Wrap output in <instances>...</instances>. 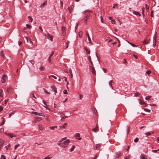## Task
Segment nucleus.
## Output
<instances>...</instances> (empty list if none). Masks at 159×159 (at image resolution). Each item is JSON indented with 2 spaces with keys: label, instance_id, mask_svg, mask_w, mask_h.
<instances>
[{
  "label": "nucleus",
  "instance_id": "29",
  "mask_svg": "<svg viewBox=\"0 0 159 159\" xmlns=\"http://www.w3.org/2000/svg\"><path fill=\"white\" fill-rule=\"evenodd\" d=\"M85 49L87 53L88 54H89L90 53V52L89 49H88L87 48H85Z\"/></svg>",
  "mask_w": 159,
  "mask_h": 159
},
{
  "label": "nucleus",
  "instance_id": "2",
  "mask_svg": "<svg viewBox=\"0 0 159 159\" xmlns=\"http://www.w3.org/2000/svg\"><path fill=\"white\" fill-rule=\"evenodd\" d=\"M89 68L92 74L95 75H96V71L94 67L92 66H89Z\"/></svg>",
  "mask_w": 159,
  "mask_h": 159
},
{
  "label": "nucleus",
  "instance_id": "3",
  "mask_svg": "<svg viewBox=\"0 0 159 159\" xmlns=\"http://www.w3.org/2000/svg\"><path fill=\"white\" fill-rule=\"evenodd\" d=\"M157 35L156 34H154L153 37V46L154 48L155 47V45H156V43H157Z\"/></svg>",
  "mask_w": 159,
  "mask_h": 159
},
{
  "label": "nucleus",
  "instance_id": "21",
  "mask_svg": "<svg viewBox=\"0 0 159 159\" xmlns=\"http://www.w3.org/2000/svg\"><path fill=\"white\" fill-rule=\"evenodd\" d=\"M73 9V8L72 7H69L68 8V10L69 11L70 13H71V11L72 9Z\"/></svg>",
  "mask_w": 159,
  "mask_h": 159
},
{
  "label": "nucleus",
  "instance_id": "4",
  "mask_svg": "<svg viewBox=\"0 0 159 159\" xmlns=\"http://www.w3.org/2000/svg\"><path fill=\"white\" fill-rule=\"evenodd\" d=\"M53 36L48 33L47 34V38L51 41H53Z\"/></svg>",
  "mask_w": 159,
  "mask_h": 159
},
{
  "label": "nucleus",
  "instance_id": "26",
  "mask_svg": "<svg viewBox=\"0 0 159 159\" xmlns=\"http://www.w3.org/2000/svg\"><path fill=\"white\" fill-rule=\"evenodd\" d=\"M141 159H147L145 158L144 155L143 154H141Z\"/></svg>",
  "mask_w": 159,
  "mask_h": 159
},
{
  "label": "nucleus",
  "instance_id": "56",
  "mask_svg": "<svg viewBox=\"0 0 159 159\" xmlns=\"http://www.w3.org/2000/svg\"><path fill=\"white\" fill-rule=\"evenodd\" d=\"M151 97V96H147L145 98V99H146V100L149 99Z\"/></svg>",
  "mask_w": 159,
  "mask_h": 159
},
{
  "label": "nucleus",
  "instance_id": "32",
  "mask_svg": "<svg viewBox=\"0 0 159 159\" xmlns=\"http://www.w3.org/2000/svg\"><path fill=\"white\" fill-rule=\"evenodd\" d=\"M149 41L145 39L143 42V43L145 44H148L149 43Z\"/></svg>",
  "mask_w": 159,
  "mask_h": 159
},
{
  "label": "nucleus",
  "instance_id": "50",
  "mask_svg": "<svg viewBox=\"0 0 159 159\" xmlns=\"http://www.w3.org/2000/svg\"><path fill=\"white\" fill-rule=\"evenodd\" d=\"M0 56H2L3 57H4V56L3 54V53L2 51L1 52H0Z\"/></svg>",
  "mask_w": 159,
  "mask_h": 159
},
{
  "label": "nucleus",
  "instance_id": "20",
  "mask_svg": "<svg viewBox=\"0 0 159 159\" xmlns=\"http://www.w3.org/2000/svg\"><path fill=\"white\" fill-rule=\"evenodd\" d=\"M52 91L55 93H56L57 92V90H56V88L54 87L53 86L52 87Z\"/></svg>",
  "mask_w": 159,
  "mask_h": 159
},
{
  "label": "nucleus",
  "instance_id": "31",
  "mask_svg": "<svg viewBox=\"0 0 159 159\" xmlns=\"http://www.w3.org/2000/svg\"><path fill=\"white\" fill-rule=\"evenodd\" d=\"M70 42L69 41L67 40L66 42V48H65V49H67L68 47V45H69V43Z\"/></svg>",
  "mask_w": 159,
  "mask_h": 159
},
{
  "label": "nucleus",
  "instance_id": "63",
  "mask_svg": "<svg viewBox=\"0 0 159 159\" xmlns=\"http://www.w3.org/2000/svg\"><path fill=\"white\" fill-rule=\"evenodd\" d=\"M98 154H97L93 157V159H96L97 158V157H98Z\"/></svg>",
  "mask_w": 159,
  "mask_h": 159
},
{
  "label": "nucleus",
  "instance_id": "18",
  "mask_svg": "<svg viewBox=\"0 0 159 159\" xmlns=\"http://www.w3.org/2000/svg\"><path fill=\"white\" fill-rule=\"evenodd\" d=\"M133 13L136 15H138L139 16L141 15V14L139 12L135 11H133Z\"/></svg>",
  "mask_w": 159,
  "mask_h": 159
},
{
  "label": "nucleus",
  "instance_id": "24",
  "mask_svg": "<svg viewBox=\"0 0 159 159\" xmlns=\"http://www.w3.org/2000/svg\"><path fill=\"white\" fill-rule=\"evenodd\" d=\"M134 96L136 97H139L140 98L139 99H141V98L140 97V94L138 93H135L134 94Z\"/></svg>",
  "mask_w": 159,
  "mask_h": 159
},
{
  "label": "nucleus",
  "instance_id": "46",
  "mask_svg": "<svg viewBox=\"0 0 159 159\" xmlns=\"http://www.w3.org/2000/svg\"><path fill=\"white\" fill-rule=\"evenodd\" d=\"M145 135L147 136L150 135H151V133L150 132H148L145 133Z\"/></svg>",
  "mask_w": 159,
  "mask_h": 159
},
{
  "label": "nucleus",
  "instance_id": "41",
  "mask_svg": "<svg viewBox=\"0 0 159 159\" xmlns=\"http://www.w3.org/2000/svg\"><path fill=\"white\" fill-rule=\"evenodd\" d=\"M82 34L81 31H80L79 33V36L80 37H81L82 36Z\"/></svg>",
  "mask_w": 159,
  "mask_h": 159
},
{
  "label": "nucleus",
  "instance_id": "12",
  "mask_svg": "<svg viewBox=\"0 0 159 159\" xmlns=\"http://www.w3.org/2000/svg\"><path fill=\"white\" fill-rule=\"evenodd\" d=\"M67 125V123H65L63 125H62L61 126H59V129H61V128L65 129Z\"/></svg>",
  "mask_w": 159,
  "mask_h": 159
},
{
  "label": "nucleus",
  "instance_id": "52",
  "mask_svg": "<svg viewBox=\"0 0 159 159\" xmlns=\"http://www.w3.org/2000/svg\"><path fill=\"white\" fill-rule=\"evenodd\" d=\"M144 110L145 111H147L148 112H150V110L148 109H146V108H144Z\"/></svg>",
  "mask_w": 159,
  "mask_h": 159
},
{
  "label": "nucleus",
  "instance_id": "37",
  "mask_svg": "<svg viewBox=\"0 0 159 159\" xmlns=\"http://www.w3.org/2000/svg\"><path fill=\"white\" fill-rule=\"evenodd\" d=\"M29 61L30 62L32 65H34V64L35 62L34 60H30Z\"/></svg>",
  "mask_w": 159,
  "mask_h": 159
},
{
  "label": "nucleus",
  "instance_id": "17",
  "mask_svg": "<svg viewBox=\"0 0 159 159\" xmlns=\"http://www.w3.org/2000/svg\"><path fill=\"white\" fill-rule=\"evenodd\" d=\"M47 1H45L42 4L39 6V7H41V8H42V7H43L45 5L47 4Z\"/></svg>",
  "mask_w": 159,
  "mask_h": 159
},
{
  "label": "nucleus",
  "instance_id": "61",
  "mask_svg": "<svg viewBox=\"0 0 159 159\" xmlns=\"http://www.w3.org/2000/svg\"><path fill=\"white\" fill-rule=\"evenodd\" d=\"M159 151V149H157V150H152V151L154 152H156L157 151Z\"/></svg>",
  "mask_w": 159,
  "mask_h": 159
},
{
  "label": "nucleus",
  "instance_id": "54",
  "mask_svg": "<svg viewBox=\"0 0 159 159\" xmlns=\"http://www.w3.org/2000/svg\"><path fill=\"white\" fill-rule=\"evenodd\" d=\"M130 157L129 156L125 157L124 159H129Z\"/></svg>",
  "mask_w": 159,
  "mask_h": 159
},
{
  "label": "nucleus",
  "instance_id": "6",
  "mask_svg": "<svg viewBox=\"0 0 159 159\" xmlns=\"http://www.w3.org/2000/svg\"><path fill=\"white\" fill-rule=\"evenodd\" d=\"M61 30L62 31V35L63 36L65 35L66 34L65 27L63 26H62L61 28Z\"/></svg>",
  "mask_w": 159,
  "mask_h": 159
},
{
  "label": "nucleus",
  "instance_id": "58",
  "mask_svg": "<svg viewBox=\"0 0 159 159\" xmlns=\"http://www.w3.org/2000/svg\"><path fill=\"white\" fill-rule=\"evenodd\" d=\"M66 138H63L61 139V140L59 141V142H61L65 140L66 139Z\"/></svg>",
  "mask_w": 159,
  "mask_h": 159
},
{
  "label": "nucleus",
  "instance_id": "64",
  "mask_svg": "<svg viewBox=\"0 0 159 159\" xmlns=\"http://www.w3.org/2000/svg\"><path fill=\"white\" fill-rule=\"evenodd\" d=\"M63 93L65 94H67V91L66 90H64Z\"/></svg>",
  "mask_w": 159,
  "mask_h": 159
},
{
  "label": "nucleus",
  "instance_id": "34",
  "mask_svg": "<svg viewBox=\"0 0 159 159\" xmlns=\"http://www.w3.org/2000/svg\"><path fill=\"white\" fill-rule=\"evenodd\" d=\"M28 18L29 19L30 21L31 22H32L33 21V19L30 16H29L28 17Z\"/></svg>",
  "mask_w": 159,
  "mask_h": 159
},
{
  "label": "nucleus",
  "instance_id": "60",
  "mask_svg": "<svg viewBox=\"0 0 159 159\" xmlns=\"http://www.w3.org/2000/svg\"><path fill=\"white\" fill-rule=\"evenodd\" d=\"M67 116H64L63 117L61 118V120H63L64 119H65L66 118H67Z\"/></svg>",
  "mask_w": 159,
  "mask_h": 159
},
{
  "label": "nucleus",
  "instance_id": "47",
  "mask_svg": "<svg viewBox=\"0 0 159 159\" xmlns=\"http://www.w3.org/2000/svg\"><path fill=\"white\" fill-rule=\"evenodd\" d=\"M49 77H52V78H53L54 79H57V77L54 76V75H50ZM49 79H50V77H49Z\"/></svg>",
  "mask_w": 159,
  "mask_h": 159
},
{
  "label": "nucleus",
  "instance_id": "14",
  "mask_svg": "<svg viewBox=\"0 0 159 159\" xmlns=\"http://www.w3.org/2000/svg\"><path fill=\"white\" fill-rule=\"evenodd\" d=\"M41 120V119L40 118L37 117V118L34 120V123L38 122Z\"/></svg>",
  "mask_w": 159,
  "mask_h": 159
},
{
  "label": "nucleus",
  "instance_id": "23",
  "mask_svg": "<svg viewBox=\"0 0 159 159\" xmlns=\"http://www.w3.org/2000/svg\"><path fill=\"white\" fill-rule=\"evenodd\" d=\"M88 58L89 60V61L91 65L93 66V64L92 61L91 60L90 56H89V57H88Z\"/></svg>",
  "mask_w": 159,
  "mask_h": 159
},
{
  "label": "nucleus",
  "instance_id": "48",
  "mask_svg": "<svg viewBox=\"0 0 159 159\" xmlns=\"http://www.w3.org/2000/svg\"><path fill=\"white\" fill-rule=\"evenodd\" d=\"M10 144H9L8 145L5 146V147L7 150H8V148L10 147Z\"/></svg>",
  "mask_w": 159,
  "mask_h": 159
},
{
  "label": "nucleus",
  "instance_id": "33",
  "mask_svg": "<svg viewBox=\"0 0 159 159\" xmlns=\"http://www.w3.org/2000/svg\"><path fill=\"white\" fill-rule=\"evenodd\" d=\"M26 27L27 28H28L29 29H30L32 28V26L31 25H30L27 24L26 25Z\"/></svg>",
  "mask_w": 159,
  "mask_h": 159
},
{
  "label": "nucleus",
  "instance_id": "30",
  "mask_svg": "<svg viewBox=\"0 0 159 159\" xmlns=\"http://www.w3.org/2000/svg\"><path fill=\"white\" fill-rule=\"evenodd\" d=\"M39 129L41 130H42L43 129V127L41 125H39Z\"/></svg>",
  "mask_w": 159,
  "mask_h": 159
},
{
  "label": "nucleus",
  "instance_id": "16",
  "mask_svg": "<svg viewBox=\"0 0 159 159\" xmlns=\"http://www.w3.org/2000/svg\"><path fill=\"white\" fill-rule=\"evenodd\" d=\"M4 140L2 139H0V148H1V146L4 143Z\"/></svg>",
  "mask_w": 159,
  "mask_h": 159
},
{
  "label": "nucleus",
  "instance_id": "51",
  "mask_svg": "<svg viewBox=\"0 0 159 159\" xmlns=\"http://www.w3.org/2000/svg\"><path fill=\"white\" fill-rule=\"evenodd\" d=\"M39 69L41 70H44V68L43 66H40L39 68Z\"/></svg>",
  "mask_w": 159,
  "mask_h": 159
},
{
  "label": "nucleus",
  "instance_id": "8",
  "mask_svg": "<svg viewBox=\"0 0 159 159\" xmlns=\"http://www.w3.org/2000/svg\"><path fill=\"white\" fill-rule=\"evenodd\" d=\"M7 77V75H3L2 77L1 78V81L3 83H4L5 82V79Z\"/></svg>",
  "mask_w": 159,
  "mask_h": 159
},
{
  "label": "nucleus",
  "instance_id": "39",
  "mask_svg": "<svg viewBox=\"0 0 159 159\" xmlns=\"http://www.w3.org/2000/svg\"><path fill=\"white\" fill-rule=\"evenodd\" d=\"M0 159H6V157L4 155H2L1 156Z\"/></svg>",
  "mask_w": 159,
  "mask_h": 159
},
{
  "label": "nucleus",
  "instance_id": "49",
  "mask_svg": "<svg viewBox=\"0 0 159 159\" xmlns=\"http://www.w3.org/2000/svg\"><path fill=\"white\" fill-rule=\"evenodd\" d=\"M145 7H146V8L147 10V11L148 12V10L149 9V6H148V5H147V4H146V5H145Z\"/></svg>",
  "mask_w": 159,
  "mask_h": 159
},
{
  "label": "nucleus",
  "instance_id": "27",
  "mask_svg": "<svg viewBox=\"0 0 159 159\" xmlns=\"http://www.w3.org/2000/svg\"><path fill=\"white\" fill-rule=\"evenodd\" d=\"M127 42L128 43H129L133 47H136V46L133 44V43H132L129 42V41H127Z\"/></svg>",
  "mask_w": 159,
  "mask_h": 159
},
{
  "label": "nucleus",
  "instance_id": "62",
  "mask_svg": "<svg viewBox=\"0 0 159 159\" xmlns=\"http://www.w3.org/2000/svg\"><path fill=\"white\" fill-rule=\"evenodd\" d=\"M151 72V71L150 70H147L146 72V73L149 75L150 74Z\"/></svg>",
  "mask_w": 159,
  "mask_h": 159
},
{
  "label": "nucleus",
  "instance_id": "35",
  "mask_svg": "<svg viewBox=\"0 0 159 159\" xmlns=\"http://www.w3.org/2000/svg\"><path fill=\"white\" fill-rule=\"evenodd\" d=\"M101 145L100 144H98L96 145V149L100 147Z\"/></svg>",
  "mask_w": 159,
  "mask_h": 159
},
{
  "label": "nucleus",
  "instance_id": "19",
  "mask_svg": "<svg viewBox=\"0 0 159 159\" xmlns=\"http://www.w3.org/2000/svg\"><path fill=\"white\" fill-rule=\"evenodd\" d=\"M15 111H13L11 113H9L8 116L9 118H10V117L12 116V115H13L15 113Z\"/></svg>",
  "mask_w": 159,
  "mask_h": 159
},
{
  "label": "nucleus",
  "instance_id": "15",
  "mask_svg": "<svg viewBox=\"0 0 159 159\" xmlns=\"http://www.w3.org/2000/svg\"><path fill=\"white\" fill-rule=\"evenodd\" d=\"M113 83V81L112 80H111L109 82V84L110 85V86H111V88H112V89H113V87L112 86V83Z\"/></svg>",
  "mask_w": 159,
  "mask_h": 159
},
{
  "label": "nucleus",
  "instance_id": "42",
  "mask_svg": "<svg viewBox=\"0 0 159 159\" xmlns=\"http://www.w3.org/2000/svg\"><path fill=\"white\" fill-rule=\"evenodd\" d=\"M139 139L138 138H136L134 140V142L135 143H137V142H138V141H139Z\"/></svg>",
  "mask_w": 159,
  "mask_h": 159
},
{
  "label": "nucleus",
  "instance_id": "38",
  "mask_svg": "<svg viewBox=\"0 0 159 159\" xmlns=\"http://www.w3.org/2000/svg\"><path fill=\"white\" fill-rule=\"evenodd\" d=\"M3 118V121L2 122V123L1 124H0V125H1V126L2 125H4L5 123V121L4 120V118Z\"/></svg>",
  "mask_w": 159,
  "mask_h": 159
},
{
  "label": "nucleus",
  "instance_id": "13",
  "mask_svg": "<svg viewBox=\"0 0 159 159\" xmlns=\"http://www.w3.org/2000/svg\"><path fill=\"white\" fill-rule=\"evenodd\" d=\"M98 125H96V127L94 128H93L92 129V131H93V132H96V130H98Z\"/></svg>",
  "mask_w": 159,
  "mask_h": 159
},
{
  "label": "nucleus",
  "instance_id": "22",
  "mask_svg": "<svg viewBox=\"0 0 159 159\" xmlns=\"http://www.w3.org/2000/svg\"><path fill=\"white\" fill-rule=\"evenodd\" d=\"M88 18L87 17H85L84 19V24H86Z\"/></svg>",
  "mask_w": 159,
  "mask_h": 159
},
{
  "label": "nucleus",
  "instance_id": "44",
  "mask_svg": "<svg viewBox=\"0 0 159 159\" xmlns=\"http://www.w3.org/2000/svg\"><path fill=\"white\" fill-rule=\"evenodd\" d=\"M19 144L16 145L14 147V149L15 150H16L17 148H18L19 146Z\"/></svg>",
  "mask_w": 159,
  "mask_h": 159
},
{
  "label": "nucleus",
  "instance_id": "57",
  "mask_svg": "<svg viewBox=\"0 0 159 159\" xmlns=\"http://www.w3.org/2000/svg\"><path fill=\"white\" fill-rule=\"evenodd\" d=\"M127 134L129 133V128L128 126H127Z\"/></svg>",
  "mask_w": 159,
  "mask_h": 159
},
{
  "label": "nucleus",
  "instance_id": "45",
  "mask_svg": "<svg viewBox=\"0 0 159 159\" xmlns=\"http://www.w3.org/2000/svg\"><path fill=\"white\" fill-rule=\"evenodd\" d=\"M55 128H57V126H53V127H50V129H52V130H54L55 129Z\"/></svg>",
  "mask_w": 159,
  "mask_h": 159
},
{
  "label": "nucleus",
  "instance_id": "10",
  "mask_svg": "<svg viewBox=\"0 0 159 159\" xmlns=\"http://www.w3.org/2000/svg\"><path fill=\"white\" fill-rule=\"evenodd\" d=\"M120 155H121V153H120V152H116L115 153V158H118L120 157Z\"/></svg>",
  "mask_w": 159,
  "mask_h": 159
},
{
  "label": "nucleus",
  "instance_id": "25",
  "mask_svg": "<svg viewBox=\"0 0 159 159\" xmlns=\"http://www.w3.org/2000/svg\"><path fill=\"white\" fill-rule=\"evenodd\" d=\"M115 38L116 39V40H117V41H118V45L117 46V47H120V41L119 40L117 39V38H116V37H115Z\"/></svg>",
  "mask_w": 159,
  "mask_h": 159
},
{
  "label": "nucleus",
  "instance_id": "43",
  "mask_svg": "<svg viewBox=\"0 0 159 159\" xmlns=\"http://www.w3.org/2000/svg\"><path fill=\"white\" fill-rule=\"evenodd\" d=\"M75 148V147L74 146H72L71 148L70 149V151L72 152L73 151L74 149Z\"/></svg>",
  "mask_w": 159,
  "mask_h": 159
},
{
  "label": "nucleus",
  "instance_id": "53",
  "mask_svg": "<svg viewBox=\"0 0 159 159\" xmlns=\"http://www.w3.org/2000/svg\"><path fill=\"white\" fill-rule=\"evenodd\" d=\"M118 5L117 4H115L113 7V8H115V7L118 8Z\"/></svg>",
  "mask_w": 159,
  "mask_h": 159
},
{
  "label": "nucleus",
  "instance_id": "1",
  "mask_svg": "<svg viewBox=\"0 0 159 159\" xmlns=\"http://www.w3.org/2000/svg\"><path fill=\"white\" fill-rule=\"evenodd\" d=\"M69 142V140L67 139L63 142H60V143L58 144V145L62 148H64L68 145Z\"/></svg>",
  "mask_w": 159,
  "mask_h": 159
},
{
  "label": "nucleus",
  "instance_id": "28",
  "mask_svg": "<svg viewBox=\"0 0 159 159\" xmlns=\"http://www.w3.org/2000/svg\"><path fill=\"white\" fill-rule=\"evenodd\" d=\"M69 71H70V75H71V78H72V77H73V75H72V72L71 69V68H70L69 69Z\"/></svg>",
  "mask_w": 159,
  "mask_h": 159
},
{
  "label": "nucleus",
  "instance_id": "36",
  "mask_svg": "<svg viewBox=\"0 0 159 159\" xmlns=\"http://www.w3.org/2000/svg\"><path fill=\"white\" fill-rule=\"evenodd\" d=\"M88 40L89 41V43L92 44V41H91V38H90V36H88Z\"/></svg>",
  "mask_w": 159,
  "mask_h": 159
},
{
  "label": "nucleus",
  "instance_id": "59",
  "mask_svg": "<svg viewBox=\"0 0 159 159\" xmlns=\"http://www.w3.org/2000/svg\"><path fill=\"white\" fill-rule=\"evenodd\" d=\"M43 89L44 90V91L45 92V93H47V94H50V93L48 92L45 89Z\"/></svg>",
  "mask_w": 159,
  "mask_h": 159
},
{
  "label": "nucleus",
  "instance_id": "5",
  "mask_svg": "<svg viewBox=\"0 0 159 159\" xmlns=\"http://www.w3.org/2000/svg\"><path fill=\"white\" fill-rule=\"evenodd\" d=\"M31 113L32 114H34L36 115H38L42 116H43V113L42 112L38 113L36 112L32 111V112Z\"/></svg>",
  "mask_w": 159,
  "mask_h": 159
},
{
  "label": "nucleus",
  "instance_id": "11",
  "mask_svg": "<svg viewBox=\"0 0 159 159\" xmlns=\"http://www.w3.org/2000/svg\"><path fill=\"white\" fill-rule=\"evenodd\" d=\"M139 103L141 105H143L145 106H146V105H147L146 103L144 102L143 100H139Z\"/></svg>",
  "mask_w": 159,
  "mask_h": 159
},
{
  "label": "nucleus",
  "instance_id": "9",
  "mask_svg": "<svg viewBox=\"0 0 159 159\" xmlns=\"http://www.w3.org/2000/svg\"><path fill=\"white\" fill-rule=\"evenodd\" d=\"M4 134L6 135L9 136L11 138H13L14 137H16V136L14 135L13 134H12L8 133L6 132L4 133Z\"/></svg>",
  "mask_w": 159,
  "mask_h": 159
},
{
  "label": "nucleus",
  "instance_id": "40",
  "mask_svg": "<svg viewBox=\"0 0 159 159\" xmlns=\"http://www.w3.org/2000/svg\"><path fill=\"white\" fill-rule=\"evenodd\" d=\"M3 92V90L2 89H0V97H2L3 96L2 95V93Z\"/></svg>",
  "mask_w": 159,
  "mask_h": 159
},
{
  "label": "nucleus",
  "instance_id": "7",
  "mask_svg": "<svg viewBox=\"0 0 159 159\" xmlns=\"http://www.w3.org/2000/svg\"><path fill=\"white\" fill-rule=\"evenodd\" d=\"M75 138L79 140L81 139V138L80 136V134L79 133H76L75 134Z\"/></svg>",
  "mask_w": 159,
  "mask_h": 159
},
{
  "label": "nucleus",
  "instance_id": "55",
  "mask_svg": "<svg viewBox=\"0 0 159 159\" xmlns=\"http://www.w3.org/2000/svg\"><path fill=\"white\" fill-rule=\"evenodd\" d=\"M11 89V88H10V87L7 88V92H9Z\"/></svg>",
  "mask_w": 159,
  "mask_h": 159
}]
</instances>
